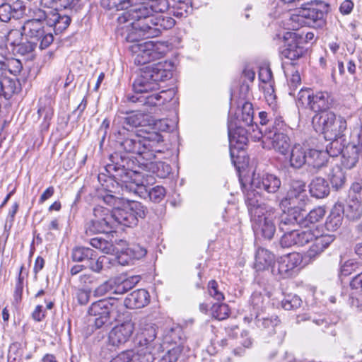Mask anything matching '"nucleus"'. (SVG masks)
I'll list each match as a JSON object with an SVG mask.
<instances>
[{
  "label": "nucleus",
  "instance_id": "f257e3e1",
  "mask_svg": "<svg viewBox=\"0 0 362 362\" xmlns=\"http://www.w3.org/2000/svg\"><path fill=\"white\" fill-rule=\"evenodd\" d=\"M129 6L118 17L122 26V35L128 42L137 41L138 37L146 38L160 35L163 30L172 28L175 21L170 16L162 14L166 9V4L160 2H140V0H131Z\"/></svg>",
  "mask_w": 362,
  "mask_h": 362
},
{
  "label": "nucleus",
  "instance_id": "f03ea898",
  "mask_svg": "<svg viewBox=\"0 0 362 362\" xmlns=\"http://www.w3.org/2000/svg\"><path fill=\"white\" fill-rule=\"evenodd\" d=\"M147 214V208L138 202H132L128 207H115L112 211L97 206L93 209V218L88 229L93 233H108L117 225L133 227L137 225L139 218H145Z\"/></svg>",
  "mask_w": 362,
  "mask_h": 362
},
{
  "label": "nucleus",
  "instance_id": "7ed1b4c3",
  "mask_svg": "<svg viewBox=\"0 0 362 362\" xmlns=\"http://www.w3.org/2000/svg\"><path fill=\"white\" fill-rule=\"evenodd\" d=\"M172 72L165 68L162 62L146 66L141 69L140 74L133 83L135 95H128L130 102L144 106L154 107L161 99L158 94L144 95L159 89V83L171 78Z\"/></svg>",
  "mask_w": 362,
  "mask_h": 362
},
{
  "label": "nucleus",
  "instance_id": "20e7f679",
  "mask_svg": "<svg viewBox=\"0 0 362 362\" xmlns=\"http://www.w3.org/2000/svg\"><path fill=\"white\" fill-rule=\"evenodd\" d=\"M115 141L125 152L136 154L142 160H151L156 153H163V136L153 132L148 136L140 137L127 127H118L114 130Z\"/></svg>",
  "mask_w": 362,
  "mask_h": 362
},
{
  "label": "nucleus",
  "instance_id": "39448f33",
  "mask_svg": "<svg viewBox=\"0 0 362 362\" xmlns=\"http://www.w3.org/2000/svg\"><path fill=\"white\" fill-rule=\"evenodd\" d=\"M259 194L250 189L245 193V204L257 235L271 240L276 232L278 211L272 206L259 202Z\"/></svg>",
  "mask_w": 362,
  "mask_h": 362
},
{
  "label": "nucleus",
  "instance_id": "423d86ee",
  "mask_svg": "<svg viewBox=\"0 0 362 362\" xmlns=\"http://www.w3.org/2000/svg\"><path fill=\"white\" fill-rule=\"evenodd\" d=\"M110 163L105 170L110 177L120 185L123 192L136 191L141 173L134 169V162L128 157L119 153H114L110 156Z\"/></svg>",
  "mask_w": 362,
  "mask_h": 362
},
{
  "label": "nucleus",
  "instance_id": "0eeeda50",
  "mask_svg": "<svg viewBox=\"0 0 362 362\" xmlns=\"http://www.w3.org/2000/svg\"><path fill=\"white\" fill-rule=\"evenodd\" d=\"M123 305L114 298L102 299L90 305L88 314L95 317L94 326L96 329L108 327L112 321L117 320L121 315Z\"/></svg>",
  "mask_w": 362,
  "mask_h": 362
},
{
  "label": "nucleus",
  "instance_id": "6e6552de",
  "mask_svg": "<svg viewBox=\"0 0 362 362\" xmlns=\"http://www.w3.org/2000/svg\"><path fill=\"white\" fill-rule=\"evenodd\" d=\"M313 126L317 132L324 135L325 139L342 138L346 129V121L332 112L316 114L313 117Z\"/></svg>",
  "mask_w": 362,
  "mask_h": 362
},
{
  "label": "nucleus",
  "instance_id": "1a4fd4ad",
  "mask_svg": "<svg viewBox=\"0 0 362 362\" xmlns=\"http://www.w3.org/2000/svg\"><path fill=\"white\" fill-rule=\"evenodd\" d=\"M129 49L132 52L134 63L137 65H144L163 58L168 51V46L162 42L147 41L134 43Z\"/></svg>",
  "mask_w": 362,
  "mask_h": 362
},
{
  "label": "nucleus",
  "instance_id": "9d476101",
  "mask_svg": "<svg viewBox=\"0 0 362 362\" xmlns=\"http://www.w3.org/2000/svg\"><path fill=\"white\" fill-rule=\"evenodd\" d=\"M290 21L296 24L292 25L294 30L303 25L320 28L325 23V13L315 7H302L296 10Z\"/></svg>",
  "mask_w": 362,
  "mask_h": 362
},
{
  "label": "nucleus",
  "instance_id": "9b49d317",
  "mask_svg": "<svg viewBox=\"0 0 362 362\" xmlns=\"http://www.w3.org/2000/svg\"><path fill=\"white\" fill-rule=\"evenodd\" d=\"M307 199L305 182L300 180H293L290 189L280 202V206L284 210L293 209L301 211Z\"/></svg>",
  "mask_w": 362,
  "mask_h": 362
},
{
  "label": "nucleus",
  "instance_id": "f8f14e48",
  "mask_svg": "<svg viewBox=\"0 0 362 362\" xmlns=\"http://www.w3.org/2000/svg\"><path fill=\"white\" fill-rule=\"evenodd\" d=\"M281 185L280 178L274 174L264 173L262 174H253L250 189H247L244 194L250 189L255 190L259 194L258 199L260 198V193L265 192L269 194H275L279 191ZM260 202V200H259Z\"/></svg>",
  "mask_w": 362,
  "mask_h": 362
},
{
  "label": "nucleus",
  "instance_id": "ddd939ff",
  "mask_svg": "<svg viewBox=\"0 0 362 362\" xmlns=\"http://www.w3.org/2000/svg\"><path fill=\"white\" fill-rule=\"evenodd\" d=\"M25 36L35 44L40 42V48H47L53 42L54 37L49 32L45 30L43 23L37 21H25L22 28Z\"/></svg>",
  "mask_w": 362,
  "mask_h": 362
},
{
  "label": "nucleus",
  "instance_id": "4468645a",
  "mask_svg": "<svg viewBox=\"0 0 362 362\" xmlns=\"http://www.w3.org/2000/svg\"><path fill=\"white\" fill-rule=\"evenodd\" d=\"M153 181V178L151 176L146 175V177H145V175L141 174L140 181L139 183H136L138 187H139V189L136 191H127V192L138 194L143 198L148 197L151 202L159 203L165 196V189L159 185L148 189L147 185L152 183Z\"/></svg>",
  "mask_w": 362,
  "mask_h": 362
},
{
  "label": "nucleus",
  "instance_id": "2eb2a0df",
  "mask_svg": "<svg viewBox=\"0 0 362 362\" xmlns=\"http://www.w3.org/2000/svg\"><path fill=\"white\" fill-rule=\"evenodd\" d=\"M314 237L312 228H293L287 231L281 238L280 244L283 247L303 246L312 241Z\"/></svg>",
  "mask_w": 362,
  "mask_h": 362
},
{
  "label": "nucleus",
  "instance_id": "dca6fc26",
  "mask_svg": "<svg viewBox=\"0 0 362 362\" xmlns=\"http://www.w3.org/2000/svg\"><path fill=\"white\" fill-rule=\"evenodd\" d=\"M362 185L359 182H354L351 185L347 201L346 214L348 218L358 220L362 215Z\"/></svg>",
  "mask_w": 362,
  "mask_h": 362
},
{
  "label": "nucleus",
  "instance_id": "f3484780",
  "mask_svg": "<svg viewBox=\"0 0 362 362\" xmlns=\"http://www.w3.org/2000/svg\"><path fill=\"white\" fill-rule=\"evenodd\" d=\"M313 244L306 252V256L310 259L322 254L335 239L332 234L322 233L317 226L313 227Z\"/></svg>",
  "mask_w": 362,
  "mask_h": 362
},
{
  "label": "nucleus",
  "instance_id": "a211bd4d",
  "mask_svg": "<svg viewBox=\"0 0 362 362\" xmlns=\"http://www.w3.org/2000/svg\"><path fill=\"white\" fill-rule=\"evenodd\" d=\"M283 37L286 45L281 51V57L293 61L303 57L305 49L298 40L296 33L286 32Z\"/></svg>",
  "mask_w": 362,
  "mask_h": 362
},
{
  "label": "nucleus",
  "instance_id": "6ab92c4d",
  "mask_svg": "<svg viewBox=\"0 0 362 362\" xmlns=\"http://www.w3.org/2000/svg\"><path fill=\"white\" fill-rule=\"evenodd\" d=\"M262 142L271 144L272 147L280 153L285 155L290 148V139L283 133H279L274 130H264L262 134V129H260Z\"/></svg>",
  "mask_w": 362,
  "mask_h": 362
},
{
  "label": "nucleus",
  "instance_id": "aec40b11",
  "mask_svg": "<svg viewBox=\"0 0 362 362\" xmlns=\"http://www.w3.org/2000/svg\"><path fill=\"white\" fill-rule=\"evenodd\" d=\"M302 262V257L299 253L293 252L281 257L277 263V272L282 278L291 277L295 273V269Z\"/></svg>",
  "mask_w": 362,
  "mask_h": 362
},
{
  "label": "nucleus",
  "instance_id": "412c9836",
  "mask_svg": "<svg viewBox=\"0 0 362 362\" xmlns=\"http://www.w3.org/2000/svg\"><path fill=\"white\" fill-rule=\"evenodd\" d=\"M282 209L283 213L279 218V228L280 230L286 233L287 231H291V229L299 226L304 216L301 214V211L298 209Z\"/></svg>",
  "mask_w": 362,
  "mask_h": 362
},
{
  "label": "nucleus",
  "instance_id": "4be33fe9",
  "mask_svg": "<svg viewBox=\"0 0 362 362\" xmlns=\"http://www.w3.org/2000/svg\"><path fill=\"white\" fill-rule=\"evenodd\" d=\"M26 8L22 1H17L0 4V21L8 23L11 19H19L23 17Z\"/></svg>",
  "mask_w": 362,
  "mask_h": 362
},
{
  "label": "nucleus",
  "instance_id": "5701e85b",
  "mask_svg": "<svg viewBox=\"0 0 362 362\" xmlns=\"http://www.w3.org/2000/svg\"><path fill=\"white\" fill-rule=\"evenodd\" d=\"M134 329L132 322H125L115 326L109 333V341L113 346H118L127 342Z\"/></svg>",
  "mask_w": 362,
  "mask_h": 362
},
{
  "label": "nucleus",
  "instance_id": "b1692460",
  "mask_svg": "<svg viewBox=\"0 0 362 362\" xmlns=\"http://www.w3.org/2000/svg\"><path fill=\"white\" fill-rule=\"evenodd\" d=\"M71 21L70 14L58 12L57 10L49 11L47 25L52 28L55 34L62 33L69 26Z\"/></svg>",
  "mask_w": 362,
  "mask_h": 362
},
{
  "label": "nucleus",
  "instance_id": "393cba45",
  "mask_svg": "<svg viewBox=\"0 0 362 362\" xmlns=\"http://www.w3.org/2000/svg\"><path fill=\"white\" fill-rule=\"evenodd\" d=\"M22 88L16 77L4 76L0 80V98L10 99L13 95L21 92Z\"/></svg>",
  "mask_w": 362,
  "mask_h": 362
},
{
  "label": "nucleus",
  "instance_id": "a878e982",
  "mask_svg": "<svg viewBox=\"0 0 362 362\" xmlns=\"http://www.w3.org/2000/svg\"><path fill=\"white\" fill-rule=\"evenodd\" d=\"M146 115L143 113H134L127 117H118L114 120V130L118 127H127L129 129L134 127L145 126L147 123L145 119Z\"/></svg>",
  "mask_w": 362,
  "mask_h": 362
},
{
  "label": "nucleus",
  "instance_id": "bb28decb",
  "mask_svg": "<svg viewBox=\"0 0 362 362\" xmlns=\"http://www.w3.org/2000/svg\"><path fill=\"white\" fill-rule=\"evenodd\" d=\"M157 335L156 326L153 324H146L141 327L140 332L138 334L139 343L141 346H145L148 354L153 347V342L154 341Z\"/></svg>",
  "mask_w": 362,
  "mask_h": 362
},
{
  "label": "nucleus",
  "instance_id": "cd10ccee",
  "mask_svg": "<svg viewBox=\"0 0 362 362\" xmlns=\"http://www.w3.org/2000/svg\"><path fill=\"white\" fill-rule=\"evenodd\" d=\"M149 294L145 289H137L132 292L124 300L127 308L137 309L144 307L148 303Z\"/></svg>",
  "mask_w": 362,
  "mask_h": 362
},
{
  "label": "nucleus",
  "instance_id": "c85d7f7f",
  "mask_svg": "<svg viewBox=\"0 0 362 362\" xmlns=\"http://www.w3.org/2000/svg\"><path fill=\"white\" fill-rule=\"evenodd\" d=\"M146 170L155 175L159 178H165L171 172V167L169 164L164 162H153L151 160H138Z\"/></svg>",
  "mask_w": 362,
  "mask_h": 362
},
{
  "label": "nucleus",
  "instance_id": "c756f323",
  "mask_svg": "<svg viewBox=\"0 0 362 362\" xmlns=\"http://www.w3.org/2000/svg\"><path fill=\"white\" fill-rule=\"evenodd\" d=\"M361 150V146L359 143L358 145H348L342 154L341 165L347 169L354 168L358 161Z\"/></svg>",
  "mask_w": 362,
  "mask_h": 362
},
{
  "label": "nucleus",
  "instance_id": "7c9ffc66",
  "mask_svg": "<svg viewBox=\"0 0 362 362\" xmlns=\"http://www.w3.org/2000/svg\"><path fill=\"white\" fill-rule=\"evenodd\" d=\"M308 107L315 112L323 113L329 108V96L327 92H317L311 97Z\"/></svg>",
  "mask_w": 362,
  "mask_h": 362
},
{
  "label": "nucleus",
  "instance_id": "2f4dec72",
  "mask_svg": "<svg viewBox=\"0 0 362 362\" xmlns=\"http://www.w3.org/2000/svg\"><path fill=\"white\" fill-rule=\"evenodd\" d=\"M327 162V152L317 149H310L308 152V165L315 171L325 167Z\"/></svg>",
  "mask_w": 362,
  "mask_h": 362
},
{
  "label": "nucleus",
  "instance_id": "473e14b6",
  "mask_svg": "<svg viewBox=\"0 0 362 362\" xmlns=\"http://www.w3.org/2000/svg\"><path fill=\"white\" fill-rule=\"evenodd\" d=\"M309 191L312 197L322 199L329 194V186L325 179L317 177L310 182Z\"/></svg>",
  "mask_w": 362,
  "mask_h": 362
},
{
  "label": "nucleus",
  "instance_id": "72a5a7b5",
  "mask_svg": "<svg viewBox=\"0 0 362 362\" xmlns=\"http://www.w3.org/2000/svg\"><path fill=\"white\" fill-rule=\"evenodd\" d=\"M274 262V255L268 250L258 248L255 255V267L257 270L268 269Z\"/></svg>",
  "mask_w": 362,
  "mask_h": 362
},
{
  "label": "nucleus",
  "instance_id": "f704fd0d",
  "mask_svg": "<svg viewBox=\"0 0 362 362\" xmlns=\"http://www.w3.org/2000/svg\"><path fill=\"white\" fill-rule=\"evenodd\" d=\"M342 211L341 205L334 206L325 222V227L328 230L336 231L341 227L343 221Z\"/></svg>",
  "mask_w": 362,
  "mask_h": 362
},
{
  "label": "nucleus",
  "instance_id": "c9c22d12",
  "mask_svg": "<svg viewBox=\"0 0 362 362\" xmlns=\"http://www.w3.org/2000/svg\"><path fill=\"white\" fill-rule=\"evenodd\" d=\"M291 166L294 168H300L304 164H308V153L300 144L293 146L290 156Z\"/></svg>",
  "mask_w": 362,
  "mask_h": 362
},
{
  "label": "nucleus",
  "instance_id": "e433bc0d",
  "mask_svg": "<svg viewBox=\"0 0 362 362\" xmlns=\"http://www.w3.org/2000/svg\"><path fill=\"white\" fill-rule=\"evenodd\" d=\"M279 323L280 320L276 315L266 317L261 313H256L255 324L260 329H268L269 332H271Z\"/></svg>",
  "mask_w": 362,
  "mask_h": 362
},
{
  "label": "nucleus",
  "instance_id": "4c0bfd02",
  "mask_svg": "<svg viewBox=\"0 0 362 362\" xmlns=\"http://www.w3.org/2000/svg\"><path fill=\"white\" fill-rule=\"evenodd\" d=\"M96 255L88 260V267L95 273L100 274L106 269H110L109 264H112V259L106 256H100L95 259Z\"/></svg>",
  "mask_w": 362,
  "mask_h": 362
},
{
  "label": "nucleus",
  "instance_id": "58836bf2",
  "mask_svg": "<svg viewBox=\"0 0 362 362\" xmlns=\"http://www.w3.org/2000/svg\"><path fill=\"white\" fill-rule=\"evenodd\" d=\"M95 256V252L92 249L83 246H77L71 250V259L76 262L88 261Z\"/></svg>",
  "mask_w": 362,
  "mask_h": 362
},
{
  "label": "nucleus",
  "instance_id": "ea45409f",
  "mask_svg": "<svg viewBox=\"0 0 362 362\" xmlns=\"http://www.w3.org/2000/svg\"><path fill=\"white\" fill-rule=\"evenodd\" d=\"M329 178L332 187L336 189L341 188L346 182L345 174L341 168L338 165H336L332 168L329 174Z\"/></svg>",
  "mask_w": 362,
  "mask_h": 362
},
{
  "label": "nucleus",
  "instance_id": "a19ab883",
  "mask_svg": "<svg viewBox=\"0 0 362 362\" xmlns=\"http://www.w3.org/2000/svg\"><path fill=\"white\" fill-rule=\"evenodd\" d=\"M90 244L93 247L98 249L99 250L105 254L112 255L118 252L116 247L112 243L108 242L107 240L102 238L96 237L90 239Z\"/></svg>",
  "mask_w": 362,
  "mask_h": 362
},
{
  "label": "nucleus",
  "instance_id": "79ce46f5",
  "mask_svg": "<svg viewBox=\"0 0 362 362\" xmlns=\"http://www.w3.org/2000/svg\"><path fill=\"white\" fill-rule=\"evenodd\" d=\"M53 108L50 104L42 105L41 100H40V105L37 110L38 117H42L43 121L42 123V129L46 130L49 127V122L53 116Z\"/></svg>",
  "mask_w": 362,
  "mask_h": 362
},
{
  "label": "nucleus",
  "instance_id": "37998d69",
  "mask_svg": "<svg viewBox=\"0 0 362 362\" xmlns=\"http://www.w3.org/2000/svg\"><path fill=\"white\" fill-rule=\"evenodd\" d=\"M253 115L254 110L252 105L250 103L246 102L243 104L241 109V115H238V119L243 122L244 125L252 127L253 128Z\"/></svg>",
  "mask_w": 362,
  "mask_h": 362
},
{
  "label": "nucleus",
  "instance_id": "c03bdc74",
  "mask_svg": "<svg viewBox=\"0 0 362 362\" xmlns=\"http://www.w3.org/2000/svg\"><path fill=\"white\" fill-rule=\"evenodd\" d=\"M331 142L326 146L325 152H327V156L335 157L344 152L343 140L341 138H334L329 139Z\"/></svg>",
  "mask_w": 362,
  "mask_h": 362
},
{
  "label": "nucleus",
  "instance_id": "a18cd8bd",
  "mask_svg": "<svg viewBox=\"0 0 362 362\" xmlns=\"http://www.w3.org/2000/svg\"><path fill=\"white\" fill-rule=\"evenodd\" d=\"M269 298L264 296L261 293L254 292L251 296L250 303L257 313L263 312L269 303Z\"/></svg>",
  "mask_w": 362,
  "mask_h": 362
},
{
  "label": "nucleus",
  "instance_id": "49530a36",
  "mask_svg": "<svg viewBox=\"0 0 362 362\" xmlns=\"http://www.w3.org/2000/svg\"><path fill=\"white\" fill-rule=\"evenodd\" d=\"M211 312L214 318L223 320L229 317L230 308L225 303H215L212 305Z\"/></svg>",
  "mask_w": 362,
  "mask_h": 362
},
{
  "label": "nucleus",
  "instance_id": "de8ad7c7",
  "mask_svg": "<svg viewBox=\"0 0 362 362\" xmlns=\"http://www.w3.org/2000/svg\"><path fill=\"white\" fill-rule=\"evenodd\" d=\"M29 16L31 18L27 21H37L38 23H45L47 25V19L49 17V11L47 13L45 11L38 8L33 7L28 10Z\"/></svg>",
  "mask_w": 362,
  "mask_h": 362
},
{
  "label": "nucleus",
  "instance_id": "09e8293b",
  "mask_svg": "<svg viewBox=\"0 0 362 362\" xmlns=\"http://www.w3.org/2000/svg\"><path fill=\"white\" fill-rule=\"evenodd\" d=\"M131 0H101V6L108 10L116 9L117 11L126 10L129 6Z\"/></svg>",
  "mask_w": 362,
  "mask_h": 362
},
{
  "label": "nucleus",
  "instance_id": "8fccbe9b",
  "mask_svg": "<svg viewBox=\"0 0 362 362\" xmlns=\"http://www.w3.org/2000/svg\"><path fill=\"white\" fill-rule=\"evenodd\" d=\"M6 66V75L9 73L13 74L14 77H16L19 74L22 69L23 65L19 59L15 58L6 59L4 61Z\"/></svg>",
  "mask_w": 362,
  "mask_h": 362
},
{
  "label": "nucleus",
  "instance_id": "3c124183",
  "mask_svg": "<svg viewBox=\"0 0 362 362\" xmlns=\"http://www.w3.org/2000/svg\"><path fill=\"white\" fill-rule=\"evenodd\" d=\"M11 44L14 47V50L19 54L25 55L32 52L36 45L34 42L28 40L23 42L11 41Z\"/></svg>",
  "mask_w": 362,
  "mask_h": 362
},
{
  "label": "nucleus",
  "instance_id": "603ef678",
  "mask_svg": "<svg viewBox=\"0 0 362 362\" xmlns=\"http://www.w3.org/2000/svg\"><path fill=\"white\" fill-rule=\"evenodd\" d=\"M125 253L129 257L130 259H139L147 253L146 248L140 246L139 245H133L125 249Z\"/></svg>",
  "mask_w": 362,
  "mask_h": 362
},
{
  "label": "nucleus",
  "instance_id": "864d4df0",
  "mask_svg": "<svg viewBox=\"0 0 362 362\" xmlns=\"http://www.w3.org/2000/svg\"><path fill=\"white\" fill-rule=\"evenodd\" d=\"M81 0H58L59 9L69 10L71 13H76L81 6Z\"/></svg>",
  "mask_w": 362,
  "mask_h": 362
},
{
  "label": "nucleus",
  "instance_id": "5fc2aeb1",
  "mask_svg": "<svg viewBox=\"0 0 362 362\" xmlns=\"http://www.w3.org/2000/svg\"><path fill=\"white\" fill-rule=\"evenodd\" d=\"M325 214V209L323 207H317L311 210L305 217V221L310 223H315L320 221Z\"/></svg>",
  "mask_w": 362,
  "mask_h": 362
},
{
  "label": "nucleus",
  "instance_id": "6e6d98bb",
  "mask_svg": "<svg viewBox=\"0 0 362 362\" xmlns=\"http://www.w3.org/2000/svg\"><path fill=\"white\" fill-rule=\"evenodd\" d=\"M302 303L301 299L297 296H288L282 300V307L286 310L298 308Z\"/></svg>",
  "mask_w": 362,
  "mask_h": 362
},
{
  "label": "nucleus",
  "instance_id": "4d7b16f0",
  "mask_svg": "<svg viewBox=\"0 0 362 362\" xmlns=\"http://www.w3.org/2000/svg\"><path fill=\"white\" fill-rule=\"evenodd\" d=\"M360 262L355 261L354 259H349L346 261L341 267L340 275L341 276H349L353 272H356L357 269L360 267Z\"/></svg>",
  "mask_w": 362,
  "mask_h": 362
},
{
  "label": "nucleus",
  "instance_id": "13d9d810",
  "mask_svg": "<svg viewBox=\"0 0 362 362\" xmlns=\"http://www.w3.org/2000/svg\"><path fill=\"white\" fill-rule=\"evenodd\" d=\"M209 294L218 301L224 300L223 293L219 290L218 284L215 280H211L208 284Z\"/></svg>",
  "mask_w": 362,
  "mask_h": 362
},
{
  "label": "nucleus",
  "instance_id": "bf43d9fd",
  "mask_svg": "<svg viewBox=\"0 0 362 362\" xmlns=\"http://www.w3.org/2000/svg\"><path fill=\"white\" fill-rule=\"evenodd\" d=\"M183 350V346L177 344L168 350L163 359L165 362H176Z\"/></svg>",
  "mask_w": 362,
  "mask_h": 362
},
{
  "label": "nucleus",
  "instance_id": "052dcab7",
  "mask_svg": "<svg viewBox=\"0 0 362 362\" xmlns=\"http://www.w3.org/2000/svg\"><path fill=\"white\" fill-rule=\"evenodd\" d=\"M112 291L113 293L112 288V279H109L100 285H99L93 291L95 296H103L107 293L108 292Z\"/></svg>",
  "mask_w": 362,
  "mask_h": 362
},
{
  "label": "nucleus",
  "instance_id": "680f3d73",
  "mask_svg": "<svg viewBox=\"0 0 362 362\" xmlns=\"http://www.w3.org/2000/svg\"><path fill=\"white\" fill-rule=\"evenodd\" d=\"M169 337L171 339V340L176 344H183V332L182 329L179 327H176L174 328H172L169 332Z\"/></svg>",
  "mask_w": 362,
  "mask_h": 362
},
{
  "label": "nucleus",
  "instance_id": "e2e57ef3",
  "mask_svg": "<svg viewBox=\"0 0 362 362\" xmlns=\"http://www.w3.org/2000/svg\"><path fill=\"white\" fill-rule=\"evenodd\" d=\"M136 355L132 351H123L113 358L110 362H132Z\"/></svg>",
  "mask_w": 362,
  "mask_h": 362
},
{
  "label": "nucleus",
  "instance_id": "0e129e2a",
  "mask_svg": "<svg viewBox=\"0 0 362 362\" xmlns=\"http://www.w3.org/2000/svg\"><path fill=\"white\" fill-rule=\"evenodd\" d=\"M112 288L115 294H124L127 292L122 283V276L112 279Z\"/></svg>",
  "mask_w": 362,
  "mask_h": 362
},
{
  "label": "nucleus",
  "instance_id": "69168bd1",
  "mask_svg": "<svg viewBox=\"0 0 362 362\" xmlns=\"http://www.w3.org/2000/svg\"><path fill=\"white\" fill-rule=\"evenodd\" d=\"M313 95L310 90H300L298 95V100L303 105L308 107Z\"/></svg>",
  "mask_w": 362,
  "mask_h": 362
},
{
  "label": "nucleus",
  "instance_id": "338daca9",
  "mask_svg": "<svg viewBox=\"0 0 362 362\" xmlns=\"http://www.w3.org/2000/svg\"><path fill=\"white\" fill-rule=\"evenodd\" d=\"M103 201L105 204H107L109 206H113L114 208L117 207L116 206L121 203L122 200L125 199L128 202H130V200L128 198L122 197V199L115 197V195L107 194L103 197Z\"/></svg>",
  "mask_w": 362,
  "mask_h": 362
},
{
  "label": "nucleus",
  "instance_id": "774afa93",
  "mask_svg": "<svg viewBox=\"0 0 362 362\" xmlns=\"http://www.w3.org/2000/svg\"><path fill=\"white\" fill-rule=\"evenodd\" d=\"M139 276H132L127 278L122 276V283L127 291L134 288L140 281Z\"/></svg>",
  "mask_w": 362,
  "mask_h": 362
}]
</instances>
